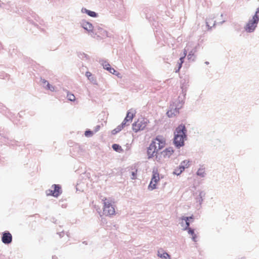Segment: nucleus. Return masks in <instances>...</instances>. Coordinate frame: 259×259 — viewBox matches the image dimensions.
<instances>
[{"label": "nucleus", "mask_w": 259, "mask_h": 259, "mask_svg": "<svg viewBox=\"0 0 259 259\" xmlns=\"http://www.w3.org/2000/svg\"><path fill=\"white\" fill-rule=\"evenodd\" d=\"M83 27L87 30H91L93 28V26L91 23H87L84 24V26Z\"/></svg>", "instance_id": "27"}, {"label": "nucleus", "mask_w": 259, "mask_h": 259, "mask_svg": "<svg viewBox=\"0 0 259 259\" xmlns=\"http://www.w3.org/2000/svg\"><path fill=\"white\" fill-rule=\"evenodd\" d=\"M42 82L44 84L47 83V89L50 90L52 92H54L55 91V87L50 84L46 80L42 79Z\"/></svg>", "instance_id": "13"}, {"label": "nucleus", "mask_w": 259, "mask_h": 259, "mask_svg": "<svg viewBox=\"0 0 259 259\" xmlns=\"http://www.w3.org/2000/svg\"><path fill=\"white\" fill-rule=\"evenodd\" d=\"M85 12L90 16L92 17H96L97 16V14L93 11H91L87 9L84 10Z\"/></svg>", "instance_id": "19"}, {"label": "nucleus", "mask_w": 259, "mask_h": 259, "mask_svg": "<svg viewBox=\"0 0 259 259\" xmlns=\"http://www.w3.org/2000/svg\"><path fill=\"white\" fill-rule=\"evenodd\" d=\"M137 170H135V171H133L132 172V179H136V176L137 175Z\"/></svg>", "instance_id": "29"}, {"label": "nucleus", "mask_w": 259, "mask_h": 259, "mask_svg": "<svg viewBox=\"0 0 259 259\" xmlns=\"http://www.w3.org/2000/svg\"><path fill=\"white\" fill-rule=\"evenodd\" d=\"M166 145V140L161 136H158L154 139L147 149L148 158L153 157L158 152Z\"/></svg>", "instance_id": "1"}, {"label": "nucleus", "mask_w": 259, "mask_h": 259, "mask_svg": "<svg viewBox=\"0 0 259 259\" xmlns=\"http://www.w3.org/2000/svg\"><path fill=\"white\" fill-rule=\"evenodd\" d=\"M158 256L164 259H170L169 255L162 249H160L158 251Z\"/></svg>", "instance_id": "11"}, {"label": "nucleus", "mask_w": 259, "mask_h": 259, "mask_svg": "<svg viewBox=\"0 0 259 259\" xmlns=\"http://www.w3.org/2000/svg\"><path fill=\"white\" fill-rule=\"evenodd\" d=\"M85 75L89 80H90L91 81H95V79L93 76L91 72H90L89 71H87L85 73Z\"/></svg>", "instance_id": "22"}, {"label": "nucleus", "mask_w": 259, "mask_h": 259, "mask_svg": "<svg viewBox=\"0 0 259 259\" xmlns=\"http://www.w3.org/2000/svg\"><path fill=\"white\" fill-rule=\"evenodd\" d=\"M167 114L169 117H172V110H170L168 111L167 112Z\"/></svg>", "instance_id": "30"}, {"label": "nucleus", "mask_w": 259, "mask_h": 259, "mask_svg": "<svg viewBox=\"0 0 259 259\" xmlns=\"http://www.w3.org/2000/svg\"><path fill=\"white\" fill-rule=\"evenodd\" d=\"M100 128V126L97 125L96 127L95 132H97L98 130H99Z\"/></svg>", "instance_id": "31"}, {"label": "nucleus", "mask_w": 259, "mask_h": 259, "mask_svg": "<svg viewBox=\"0 0 259 259\" xmlns=\"http://www.w3.org/2000/svg\"><path fill=\"white\" fill-rule=\"evenodd\" d=\"M186 129L184 125L181 124L180 125L176 130V132H175V135H180L183 136H186Z\"/></svg>", "instance_id": "10"}, {"label": "nucleus", "mask_w": 259, "mask_h": 259, "mask_svg": "<svg viewBox=\"0 0 259 259\" xmlns=\"http://www.w3.org/2000/svg\"><path fill=\"white\" fill-rule=\"evenodd\" d=\"M184 170V168L181 167L180 165L176 168L174 171V174L176 175H180Z\"/></svg>", "instance_id": "17"}, {"label": "nucleus", "mask_w": 259, "mask_h": 259, "mask_svg": "<svg viewBox=\"0 0 259 259\" xmlns=\"http://www.w3.org/2000/svg\"><path fill=\"white\" fill-rule=\"evenodd\" d=\"M104 68L109 71L111 73H112L113 74H115L116 70L112 68L110 64L108 63H105V64H103Z\"/></svg>", "instance_id": "12"}, {"label": "nucleus", "mask_w": 259, "mask_h": 259, "mask_svg": "<svg viewBox=\"0 0 259 259\" xmlns=\"http://www.w3.org/2000/svg\"><path fill=\"white\" fill-rule=\"evenodd\" d=\"M160 180L159 174L158 169L154 168L152 171V177L149 185V189L152 190L156 188V185Z\"/></svg>", "instance_id": "3"}, {"label": "nucleus", "mask_w": 259, "mask_h": 259, "mask_svg": "<svg viewBox=\"0 0 259 259\" xmlns=\"http://www.w3.org/2000/svg\"><path fill=\"white\" fill-rule=\"evenodd\" d=\"M183 220H185L186 221V225H187V228H189V226H190V223L189 222V219H192L193 220V216H191L190 217H184L182 219Z\"/></svg>", "instance_id": "21"}, {"label": "nucleus", "mask_w": 259, "mask_h": 259, "mask_svg": "<svg viewBox=\"0 0 259 259\" xmlns=\"http://www.w3.org/2000/svg\"><path fill=\"white\" fill-rule=\"evenodd\" d=\"M147 124L146 120L144 118L138 119L132 125L133 130L137 133L139 131H142L145 129Z\"/></svg>", "instance_id": "4"}, {"label": "nucleus", "mask_w": 259, "mask_h": 259, "mask_svg": "<svg viewBox=\"0 0 259 259\" xmlns=\"http://www.w3.org/2000/svg\"><path fill=\"white\" fill-rule=\"evenodd\" d=\"M2 242L5 244H9L12 241V236L9 232H4L2 237Z\"/></svg>", "instance_id": "8"}, {"label": "nucleus", "mask_w": 259, "mask_h": 259, "mask_svg": "<svg viewBox=\"0 0 259 259\" xmlns=\"http://www.w3.org/2000/svg\"><path fill=\"white\" fill-rule=\"evenodd\" d=\"M186 136H183L178 134L175 135L174 143L177 147H181L184 145V140Z\"/></svg>", "instance_id": "7"}, {"label": "nucleus", "mask_w": 259, "mask_h": 259, "mask_svg": "<svg viewBox=\"0 0 259 259\" xmlns=\"http://www.w3.org/2000/svg\"><path fill=\"white\" fill-rule=\"evenodd\" d=\"M197 174L198 176H200L201 177H204L205 174V169L204 168L201 167L199 168L197 172Z\"/></svg>", "instance_id": "20"}, {"label": "nucleus", "mask_w": 259, "mask_h": 259, "mask_svg": "<svg viewBox=\"0 0 259 259\" xmlns=\"http://www.w3.org/2000/svg\"><path fill=\"white\" fill-rule=\"evenodd\" d=\"M100 31H102L103 30L102 29H98Z\"/></svg>", "instance_id": "33"}, {"label": "nucleus", "mask_w": 259, "mask_h": 259, "mask_svg": "<svg viewBox=\"0 0 259 259\" xmlns=\"http://www.w3.org/2000/svg\"><path fill=\"white\" fill-rule=\"evenodd\" d=\"M84 135L87 137L91 136L93 135V132L91 131H87L85 132Z\"/></svg>", "instance_id": "28"}, {"label": "nucleus", "mask_w": 259, "mask_h": 259, "mask_svg": "<svg viewBox=\"0 0 259 259\" xmlns=\"http://www.w3.org/2000/svg\"><path fill=\"white\" fill-rule=\"evenodd\" d=\"M259 16L256 15H254L253 16L252 19L249 20L246 24L245 27L246 31L248 32L253 31L257 26Z\"/></svg>", "instance_id": "5"}, {"label": "nucleus", "mask_w": 259, "mask_h": 259, "mask_svg": "<svg viewBox=\"0 0 259 259\" xmlns=\"http://www.w3.org/2000/svg\"><path fill=\"white\" fill-rule=\"evenodd\" d=\"M259 13V8H258L256 10V13L255 14V15H256L257 16H258V14Z\"/></svg>", "instance_id": "32"}, {"label": "nucleus", "mask_w": 259, "mask_h": 259, "mask_svg": "<svg viewBox=\"0 0 259 259\" xmlns=\"http://www.w3.org/2000/svg\"><path fill=\"white\" fill-rule=\"evenodd\" d=\"M103 213L105 216H111L115 214V209L114 206V201L110 198H104Z\"/></svg>", "instance_id": "2"}, {"label": "nucleus", "mask_w": 259, "mask_h": 259, "mask_svg": "<svg viewBox=\"0 0 259 259\" xmlns=\"http://www.w3.org/2000/svg\"><path fill=\"white\" fill-rule=\"evenodd\" d=\"M126 115L129 117V120H133L135 114L130 110L127 112Z\"/></svg>", "instance_id": "26"}, {"label": "nucleus", "mask_w": 259, "mask_h": 259, "mask_svg": "<svg viewBox=\"0 0 259 259\" xmlns=\"http://www.w3.org/2000/svg\"><path fill=\"white\" fill-rule=\"evenodd\" d=\"M61 193V187L58 185H53L52 186V189H49L46 191L47 196H53L57 197Z\"/></svg>", "instance_id": "6"}, {"label": "nucleus", "mask_w": 259, "mask_h": 259, "mask_svg": "<svg viewBox=\"0 0 259 259\" xmlns=\"http://www.w3.org/2000/svg\"><path fill=\"white\" fill-rule=\"evenodd\" d=\"M112 148L114 150H115L116 152H123V149L121 148V147L118 144H114L112 145Z\"/></svg>", "instance_id": "15"}, {"label": "nucleus", "mask_w": 259, "mask_h": 259, "mask_svg": "<svg viewBox=\"0 0 259 259\" xmlns=\"http://www.w3.org/2000/svg\"><path fill=\"white\" fill-rule=\"evenodd\" d=\"M124 127L125 126L121 123V124L119 125L116 128L112 130L111 133L113 135H115L121 131Z\"/></svg>", "instance_id": "14"}, {"label": "nucleus", "mask_w": 259, "mask_h": 259, "mask_svg": "<svg viewBox=\"0 0 259 259\" xmlns=\"http://www.w3.org/2000/svg\"><path fill=\"white\" fill-rule=\"evenodd\" d=\"M187 51H186V49H184V56L183 57H182L181 58H180V61H181V63H180V66H179V68H180L181 67V66H182V64H183L184 61H183V59L185 58L186 55H187Z\"/></svg>", "instance_id": "24"}, {"label": "nucleus", "mask_w": 259, "mask_h": 259, "mask_svg": "<svg viewBox=\"0 0 259 259\" xmlns=\"http://www.w3.org/2000/svg\"><path fill=\"white\" fill-rule=\"evenodd\" d=\"M188 232L189 234H190L191 235H192L193 240L195 241H196L195 238H196V235L194 234V230L191 229L190 228H188Z\"/></svg>", "instance_id": "25"}, {"label": "nucleus", "mask_w": 259, "mask_h": 259, "mask_svg": "<svg viewBox=\"0 0 259 259\" xmlns=\"http://www.w3.org/2000/svg\"><path fill=\"white\" fill-rule=\"evenodd\" d=\"M132 121V120H129V117L126 115L121 124H123L124 126L126 125H128Z\"/></svg>", "instance_id": "18"}, {"label": "nucleus", "mask_w": 259, "mask_h": 259, "mask_svg": "<svg viewBox=\"0 0 259 259\" xmlns=\"http://www.w3.org/2000/svg\"><path fill=\"white\" fill-rule=\"evenodd\" d=\"M67 96L68 100L71 101H74L75 100V96L73 94H71L70 93H68Z\"/></svg>", "instance_id": "23"}, {"label": "nucleus", "mask_w": 259, "mask_h": 259, "mask_svg": "<svg viewBox=\"0 0 259 259\" xmlns=\"http://www.w3.org/2000/svg\"><path fill=\"white\" fill-rule=\"evenodd\" d=\"M174 153V150L171 147H168L161 152V156L164 158H169Z\"/></svg>", "instance_id": "9"}, {"label": "nucleus", "mask_w": 259, "mask_h": 259, "mask_svg": "<svg viewBox=\"0 0 259 259\" xmlns=\"http://www.w3.org/2000/svg\"><path fill=\"white\" fill-rule=\"evenodd\" d=\"M180 166L184 168V169L185 170V169L186 168H188L190 166V161L188 160H184L183 161H182L181 164H180Z\"/></svg>", "instance_id": "16"}]
</instances>
